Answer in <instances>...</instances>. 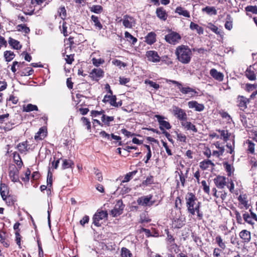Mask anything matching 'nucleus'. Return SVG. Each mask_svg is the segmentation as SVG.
I'll return each mask as SVG.
<instances>
[{
  "mask_svg": "<svg viewBox=\"0 0 257 257\" xmlns=\"http://www.w3.org/2000/svg\"><path fill=\"white\" fill-rule=\"evenodd\" d=\"M185 200L188 212L193 216L196 214L197 220H202L203 213L200 210L201 203L198 201L195 195L192 192H188L185 196Z\"/></svg>",
  "mask_w": 257,
  "mask_h": 257,
  "instance_id": "nucleus-1",
  "label": "nucleus"
},
{
  "mask_svg": "<svg viewBox=\"0 0 257 257\" xmlns=\"http://www.w3.org/2000/svg\"><path fill=\"white\" fill-rule=\"evenodd\" d=\"M175 54L179 61L184 64L190 63L192 55L191 49L188 46L181 45L177 47Z\"/></svg>",
  "mask_w": 257,
  "mask_h": 257,
  "instance_id": "nucleus-2",
  "label": "nucleus"
},
{
  "mask_svg": "<svg viewBox=\"0 0 257 257\" xmlns=\"http://www.w3.org/2000/svg\"><path fill=\"white\" fill-rule=\"evenodd\" d=\"M85 38L82 34L76 33L73 36H70L67 39L68 42L66 43L67 46L65 48L63 54L69 53L72 49L76 48L78 45L85 41Z\"/></svg>",
  "mask_w": 257,
  "mask_h": 257,
  "instance_id": "nucleus-3",
  "label": "nucleus"
},
{
  "mask_svg": "<svg viewBox=\"0 0 257 257\" xmlns=\"http://www.w3.org/2000/svg\"><path fill=\"white\" fill-rule=\"evenodd\" d=\"M169 81L172 83L175 84L178 89H179L181 93L183 94L188 95L190 98L199 95L198 92L195 89L192 87L188 86H184L182 83L176 80H170Z\"/></svg>",
  "mask_w": 257,
  "mask_h": 257,
  "instance_id": "nucleus-4",
  "label": "nucleus"
},
{
  "mask_svg": "<svg viewBox=\"0 0 257 257\" xmlns=\"http://www.w3.org/2000/svg\"><path fill=\"white\" fill-rule=\"evenodd\" d=\"M108 213L106 210H98L93 216V223L97 227L101 226L103 219H107Z\"/></svg>",
  "mask_w": 257,
  "mask_h": 257,
  "instance_id": "nucleus-5",
  "label": "nucleus"
},
{
  "mask_svg": "<svg viewBox=\"0 0 257 257\" xmlns=\"http://www.w3.org/2000/svg\"><path fill=\"white\" fill-rule=\"evenodd\" d=\"M180 35L174 31H171L165 36V39L167 42L172 45H175L181 40Z\"/></svg>",
  "mask_w": 257,
  "mask_h": 257,
  "instance_id": "nucleus-6",
  "label": "nucleus"
},
{
  "mask_svg": "<svg viewBox=\"0 0 257 257\" xmlns=\"http://www.w3.org/2000/svg\"><path fill=\"white\" fill-rule=\"evenodd\" d=\"M173 114L181 122L187 119V115L185 111L178 106H173Z\"/></svg>",
  "mask_w": 257,
  "mask_h": 257,
  "instance_id": "nucleus-7",
  "label": "nucleus"
},
{
  "mask_svg": "<svg viewBox=\"0 0 257 257\" xmlns=\"http://www.w3.org/2000/svg\"><path fill=\"white\" fill-rule=\"evenodd\" d=\"M116 96L112 94H106L104 96L102 102L104 103H109L110 105L114 107H118L122 105L121 100L116 102Z\"/></svg>",
  "mask_w": 257,
  "mask_h": 257,
  "instance_id": "nucleus-8",
  "label": "nucleus"
},
{
  "mask_svg": "<svg viewBox=\"0 0 257 257\" xmlns=\"http://www.w3.org/2000/svg\"><path fill=\"white\" fill-rule=\"evenodd\" d=\"M120 21L122 22L123 26L125 28L132 29L136 25L135 19L128 15H124L123 18Z\"/></svg>",
  "mask_w": 257,
  "mask_h": 257,
  "instance_id": "nucleus-9",
  "label": "nucleus"
},
{
  "mask_svg": "<svg viewBox=\"0 0 257 257\" xmlns=\"http://www.w3.org/2000/svg\"><path fill=\"white\" fill-rule=\"evenodd\" d=\"M124 205L123 204L121 200H119L116 202L114 208L110 211V214L112 217H117L122 213Z\"/></svg>",
  "mask_w": 257,
  "mask_h": 257,
  "instance_id": "nucleus-10",
  "label": "nucleus"
},
{
  "mask_svg": "<svg viewBox=\"0 0 257 257\" xmlns=\"http://www.w3.org/2000/svg\"><path fill=\"white\" fill-rule=\"evenodd\" d=\"M146 56L148 61L153 63H158L161 59L158 52L155 50L147 51L146 53Z\"/></svg>",
  "mask_w": 257,
  "mask_h": 257,
  "instance_id": "nucleus-11",
  "label": "nucleus"
},
{
  "mask_svg": "<svg viewBox=\"0 0 257 257\" xmlns=\"http://www.w3.org/2000/svg\"><path fill=\"white\" fill-rule=\"evenodd\" d=\"M155 118H157L159 124V128L163 132L165 131V129L169 130L171 128L170 123L168 121L164 120L165 118L164 116L156 114Z\"/></svg>",
  "mask_w": 257,
  "mask_h": 257,
  "instance_id": "nucleus-12",
  "label": "nucleus"
},
{
  "mask_svg": "<svg viewBox=\"0 0 257 257\" xmlns=\"http://www.w3.org/2000/svg\"><path fill=\"white\" fill-rule=\"evenodd\" d=\"M104 72L101 68H94L89 73V76L92 80L98 81L104 76Z\"/></svg>",
  "mask_w": 257,
  "mask_h": 257,
  "instance_id": "nucleus-13",
  "label": "nucleus"
},
{
  "mask_svg": "<svg viewBox=\"0 0 257 257\" xmlns=\"http://www.w3.org/2000/svg\"><path fill=\"white\" fill-rule=\"evenodd\" d=\"M249 99L242 95H238L237 98V105L240 110L244 111L247 108V104L249 103Z\"/></svg>",
  "mask_w": 257,
  "mask_h": 257,
  "instance_id": "nucleus-14",
  "label": "nucleus"
},
{
  "mask_svg": "<svg viewBox=\"0 0 257 257\" xmlns=\"http://www.w3.org/2000/svg\"><path fill=\"white\" fill-rule=\"evenodd\" d=\"M239 201L238 207L240 209H247L249 207L247 196L246 194H240L237 197Z\"/></svg>",
  "mask_w": 257,
  "mask_h": 257,
  "instance_id": "nucleus-15",
  "label": "nucleus"
},
{
  "mask_svg": "<svg viewBox=\"0 0 257 257\" xmlns=\"http://www.w3.org/2000/svg\"><path fill=\"white\" fill-rule=\"evenodd\" d=\"M152 198V195H149L148 196H143L138 198L137 199V203L139 205L142 206H151L152 205L154 201H151V200Z\"/></svg>",
  "mask_w": 257,
  "mask_h": 257,
  "instance_id": "nucleus-16",
  "label": "nucleus"
},
{
  "mask_svg": "<svg viewBox=\"0 0 257 257\" xmlns=\"http://www.w3.org/2000/svg\"><path fill=\"white\" fill-rule=\"evenodd\" d=\"M255 64L250 65L247 67L245 73L246 77L249 80H255L256 79V74L255 72L256 69L254 68Z\"/></svg>",
  "mask_w": 257,
  "mask_h": 257,
  "instance_id": "nucleus-17",
  "label": "nucleus"
},
{
  "mask_svg": "<svg viewBox=\"0 0 257 257\" xmlns=\"http://www.w3.org/2000/svg\"><path fill=\"white\" fill-rule=\"evenodd\" d=\"M239 236L244 243H247L251 240L250 232L246 229L242 230L239 232Z\"/></svg>",
  "mask_w": 257,
  "mask_h": 257,
  "instance_id": "nucleus-18",
  "label": "nucleus"
},
{
  "mask_svg": "<svg viewBox=\"0 0 257 257\" xmlns=\"http://www.w3.org/2000/svg\"><path fill=\"white\" fill-rule=\"evenodd\" d=\"M156 14L157 17L161 20L165 21L167 19V12L163 7H160L156 9Z\"/></svg>",
  "mask_w": 257,
  "mask_h": 257,
  "instance_id": "nucleus-19",
  "label": "nucleus"
},
{
  "mask_svg": "<svg viewBox=\"0 0 257 257\" xmlns=\"http://www.w3.org/2000/svg\"><path fill=\"white\" fill-rule=\"evenodd\" d=\"M19 170L16 166H14L12 169L10 170L9 175L13 182H18L19 181Z\"/></svg>",
  "mask_w": 257,
  "mask_h": 257,
  "instance_id": "nucleus-20",
  "label": "nucleus"
},
{
  "mask_svg": "<svg viewBox=\"0 0 257 257\" xmlns=\"http://www.w3.org/2000/svg\"><path fill=\"white\" fill-rule=\"evenodd\" d=\"M113 116H107L105 113L101 117L102 127H109L110 126V122L114 120Z\"/></svg>",
  "mask_w": 257,
  "mask_h": 257,
  "instance_id": "nucleus-21",
  "label": "nucleus"
},
{
  "mask_svg": "<svg viewBox=\"0 0 257 257\" xmlns=\"http://www.w3.org/2000/svg\"><path fill=\"white\" fill-rule=\"evenodd\" d=\"M3 200L8 206L15 207V204L17 202V197L15 195L9 194Z\"/></svg>",
  "mask_w": 257,
  "mask_h": 257,
  "instance_id": "nucleus-22",
  "label": "nucleus"
},
{
  "mask_svg": "<svg viewBox=\"0 0 257 257\" xmlns=\"http://www.w3.org/2000/svg\"><path fill=\"white\" fill-rule=\"evenodd\" d=\"M214 181L218 188H223L226 184V178L224 176H218L214 179Z\"/></svg>",
  "mask_w": 257,
  "mask_h": 257,
  "instance_id": "nucleus-23",
  "label": "nucleus"
},
{
  "mask_svg": "<svg viewBox=\"0 0 257 257\" xmlns=\"http://www.w3.org/2000/svg\"><path fill=\"white\" fill-rule=\"evenodd\" d=\"M188 104L189 108H195V110L197 111H201L204 109V106L203 104L199 103L195 100L188 102Z\"/></svg>",
  "mask_w": 257,
  "mask_h": 257,
  "instance_id": "nucleus-24",
  "label": "nucleus"
},
{
  "mask_svg": "<svg viewBox=\"0 0 257 257\" xmlns=\"http://www.w3.org/2000/svg\"><path fill=\"white\" fill-rule=\"evenodd\" d=\"M210 74L214 79L217 81H222L223 80V74L220 72H218L215 68H212L210 70Z\"/></svg>",
  "mask_w": 257,
  "mask_h": 257,
  "instance_id": "nucleus-25",
  "label": "nucleus"
},
{
  "mask_svg": "<svg viewBox=\"0 0 257 257\" xmlns=\"http://www.w3.org/2000/svg\"><path fill=\"white\" fill-rule=\"evenodd\" d=\"M47 129L44 127H41L36 134L34 139L36 141L42 140L47 136Z\"/></svg>",
  "mask_w": 257,
  "mask_h": 257,
  "instance_id": "nucleus-26",
  "label": "nucleus"
},
{
  "mask_svg": "<svg viewBox=\"0 0 257 257\" xmlns=\"http://www.w3.org/2000/svg\"><path fill=\"white\" fill-rule=\"evenodd\" d=\"M47 186H48V189L47 190V195L50 196L51 194V191L52 190V183H53V174L49 169L47 174Z\"/></svg>",
  "mask_w": 257,
  "mask_h": 257,
  "instance_id": "nucleus-27",
  "label": "nucleus"
},
{
  "mask_svg": "<svg viewBox=\"0 0 257 257\" xmlns=\"http://www.w3.org/2000/svg\"><path fill=\"white\" fill-rule=\"evenodd\" d=\"M28 141H26L19 143L17 146V148L21 154H26L28 151L29 148H28Z\"/></svg>",
  "mask_w": 257,
  "mask_h": 257,
  "instance_id": "nucleus-28",
  "label": "nucleus"
},
{
  "mask_svg": "<svg viewBox=\"0 0 257 257\" xmlns=\"http://www.w3.org/2000/svg\"><path fill=\"white\" fill-rule=\"evenodd\" d=\"M181 125L187 130H191L194 133L197 132V128L195 125L192 124L190 121L187 120H183L181 122Z\"/></svg>",
  "mask_w": 257,
  "mask_h": 257,
  "instance_id": "nucleus-29",
  "label": "nucleus"
},
{
  "mask_svg": "<svg viewBox=\"0 0 257 257\" xmlns=\"http://www.w3.org/2000/svg\"><path fill=\"white\" fill-rule=\"evenodd\" d=\"M175 13L179 14L180 16H183L186 18H190V12L188 10H185L184 8H182L180 6L177 7L176 8Z\"/></svg>",
  "mask_w": 257,
  "mask_h": 257,
  "instance_id": "nucleus-30",
  "label": "nucleus"
},
{
  "mask_svg": "<svg viewBox=\"0 0 257 257\" xmlns=\"http://www.w3.org/2000/svg\"><path fill=\"white\" fill-rule=\"evenodd\" d=\"M156 41V34L151 32L145 37V42L149 45H152Z\"/></svg>",
  "mask_w": 257,
  "mask_h": 257,
  "instance_id": "nucleus-31",
  "label": "nucleus"
},
{
  "mask_svg": "<svg viewBox=\"0 0 257 257\" xmlns=\"http://www.w3.org/2000/svg\"><path fill=\"white\" fill-rule=\"evenodd\" d=\"M185 223V219L183 218H179L174 220L173 221V227L174 228L179 229L182 228Z\"/></svg>",
  "mask_w": 257,
  "mask_h": 257,
  "instance_id": "nucleus-32",
  "label": "nucleus"
},
{
  "mask_svg": "<svg viewBox=\"0 0 257 257\" xmlns=\"http://www.w3.org/2000/svg\"><path fill=\"white\" fill-rule=\"evenodd\" d=\"M210 166L212 167L215 166L214 164L210 160H204L199 163L200 168L203 171L207 170Z\"/></svg>",
  "mask_w": 257,
  "mask_h": 257,
  "instance_id": "nucleus-33",
  "label": "nucleus"
},
{
  "mask_svg": "<svg viewBox=\"0 0 257 257\" xmlns=\"http://www.w3.org/2000/svg\"><path fill=\"white\" fill-rule=\"evenodd\" d=\"M207 28L212 31L216 35L220 36L221 37L223 36L224 33L221 30H219L217 26L211 23L208 24Z\"/></svg>",
  "mask_w": 257,
  "mask_h": 257,
  "instance_id": "nucleus-34",
  "label": "nucleus"
},
{
  "mask_svg": "<svg viewBox=\"0 0 257 257\" xmlns=\"http://www.w3.org/2000/svg\"><path fill=\"white\" fill-rule=\"evenodd\" d=\"M166 242L167 249L170 251H174L176 252V250L179 247V246L175 242V240L168 241Z\"/></svg>",
  "mask_w": 257,
  "mask_h": 257,
  "instance_id": "nucleus-35",
  "label": "nucleus"
},
{
  "mask_svg": "<svg viewBox=\"0 0 257 257\" xmlns=\"http://www.w3.org/2000/svg\"><path fill=\"white\" fill-rule=\"evenodd\" d=\"M215 242L218 246V248L222 250H225L226 248L225 241H223L222 237L220 235H217L215 238Z\"/></svg>",
  "mask_w": 257,
  "mask_h": 257,
  "instance_id": "nucleus-36",
  "label": "nucleus"
},
{
  "mask_svg": "<svg viewBox=\"0 0 257 257\" xmlns=\"http://www.w3.org/2000/svg\"><path fill=\"white\" fill-rule=\"evenodd\" d=\"M14 161L17 165L18 168L20 169L23 165V162L18 153L15 152L13 153Z\"/></svg>",
  "mask_w": 257,
  "mask_h": 257,
  "instance_id": "nucleus-37",
  "label": "nucleus"
},
{
  "mask_svg": "<svg viewBox=\"0 0 257 257\" xmlns=\"http://www.w3.org/2000/svg\"><path fill=\"white\" fill-rule=\"evenodd\" d=\"M91 20L93 23L94 26L96 29L100 30L103 28L102 25L100 23L97 16L92 15L91 17Z\"/></svg>",
  "mask_w": 257,
  "mask_h": 257,
  "instance_id": "nucleus-38",
  "label": "nucleus"
},
{
  "mask_svg": "<svg viewBox=\"0 0 257 257\" xmlns=\"http://www.w3.org/2000/svg\"><path fill=\"white\" fill-rule=\"evenodd\" d=\"M190 29L192 30H196L197 34L199 35H201L203 34L204 29L202 27L199 26L198 24H195L192 22H191L190 24Z\"/></svg>",
  "mask_w": 257,
  "mask_h": 257,
  "instance_id": "nucleus-39",
  "label": "nucleus"
},
{
  "mask_svg": "<svg viewBox=\"0 0 257 257\" xmlns=\"http://www.w3.org/2000/svg\"><path fill=\"white\" fill-rule=\"evenodd\" d=\"M112 144H114L116 146L122 145L121 138L120 136H116L113 134H111L109 141H112Z\"/></svg>",
  "mask_w": 257,
  "mask_h": 257,
  "instance_id": "nucleus-40",
  "label": "nucleus"
},
{
  "mask_svg": "<svg viewBox=\"0 0 257 257\" xmlns=\"http://www.w3.org/2000/svg\"><path fill=\"white\" fill-rule=\"evenodd\" d=\"M216 131L220 134V139H223V140L226 142L230 136V133H228L227 130H221L220 129L216 130Z\"/></svg>",
  "mask_w": 257,
  "mask_h": 257,
  "instance_id": "nucleus-41",
  "label": "nucleus"
},
{
  "mask_svg": "<svg viewBox=\"0 0 257 257\" xmlns=\"http://www.w3.org/2000/svg\"><path fill=\"white\" fill-rule=\"evenodd\" d=\"M74 166V163L73 161L67 159L63 160V163L62 165V169L63 170H65L68 168H73Z\"/></svg>",
  "mask_w": 257,
  "mask_h": 257,
  "instance_id": "nucleus-42",
  "label": "nucleus"
},
{
  "mask_svg": "<svg viewBox=\"0 0 257 257\" xmlns=\"http://www.w3.org/2000/svg\"><path fill=\"white\" fill-rule=\"evenodd\" d=\"M232 23H233V19L232 18L230 15L228 14L226 16V22L224 24V27L226 29L230 31L232 29Z\"/></svg>",
  "mask_w": 257,
  "mask_h": 257,
  "instance_id": "nucleus-43",
  "label": "nucleus"
},
{
  "mask_svg": "<svg viewBox=\"0 0 257 257\" xmlns=\"http://www.w3.org/2000/svg\"><path fill=\"white\" fill-rule=\"evenodd\" d=\"M138 172V170H136L132 172H128L124 177L123 179L121 181V183L129 182Z\"/></svg>",
  "mask_w": 257,
  "mask_h": 257,
  "instance_id": "nucleus-44",
  "label": "nucleus"
},
{
  "mask_svg": "<svg viewBox=\"0 0 257 257\" xmlns=\"http://www.w3.org/2000/svg\"><path fill=\"white\" fill-rule=\"evenodd\" d=\"M9 43V44L13 47V48L15 49L20 50L22 47V45H20V42L13 38H10Z\"/></svg>",
  "mask_w": 257,
  "mask_h": 257,
  "instance_id": "nucleus-45",
  "label": "nucleus"
},
{
  "mask_svg": "<svg viewBox=\"0 0 257 257\" xmlns=\"http://www.w3.org/2000/svg\"><path fill=\"white\" fill-rule=\"evenodd\" d=\"M4 56L7 62L11 61L15 57L14 53L11 51H6L4 52Z\"/></svg>",
  "mask_w": 257,
  "mask_h": 257,
  "instance_id": "nucleus-46",
  "label": "nucleus"
},
{
  "mask_svg": "<svg viewBox=\"0 0 257 257\" xmlns=\"http://www.w3.org/2000/svg\"><path fill=\"white\" fill-rule=\"evenodd\" d=\"M223 165L227 173V176H231L234 171L233 167L227 162H224Z\"/></svg>",
  "mask_w": 257,
  "mask_h": 257,
  "instance_id": "nucleus-47",
  "label": "nucleus"
},
{
  "mask_svg": "<svg viewBox=\"0 0 257 257\" xmlns=\"http://www.w3.org/2000/svg\"><path fill=\"white\" fill-rule=\"evenodd\" d=\"M250 215L248 212H245L242 215V218L245 222L248 223V224L251 225L252 227L254 224V222L252 221L251 218L250 217Z\"/></svg>",
  "mask_w": 257,
  "mask_h": 257,
  "instance_id": "nucleus-48",
  "label": "nucleus"
},
{
  "mask_svg": "<svg viewBox=\"0 0 257 257\" xmlns=\"http://www.w3.org/2000/svg\"><path fill=\"white\" fill-rule=\"evenodd\" d=\"M34 110H38V108L37 105L32 104L31 103L28 104L26 106H24L23 111L25 112H30Z\"/></svg>",
  "mask_w": 257,
  "mask_h": 257,
  "instance_id": "nucleus-49",
  "label": "nucleus"
},
{
  "mask_svg": "<svg viewBox=\"0 0 257 257\" xmlns=\"http://www.w3.org/2000/svg\"><path fill=\"white\" fill-rule=\"evenodd\" d=\"M59 16L64 21L67 17V12L65 6H61L58 10Z\"/></svg>",
  "mask_w": 257,
  "mask_h": 257,
  "instance_id": "nucleus-50",
  "label": "nucleus"
},
{
  "mask_svg": "<svg viewBox=\"0 0 257 257\" xmlns=\"http://www.w3.org/2000/svg\"><path fill=\"white\" fill-rule=\"evenodd\" d=\"M124 37L127 39V41L135 45L137 42V39L132 35L129 32L126 31L124 33Z\"/></svg>",
  "mask_w": 257,
  "mask_h": 257,
  "instance_id": "nucleus-51",
  "label": "nucleus"
},
{
  "mask_svg": "<svg viewBox=\"0 0 257 257\" xmlns=\"http://www.w3.org/2000/svg\"><path fill=\"white\" fill-rule=\"evenodd\" d=\"M202 12H206L207 14H212L216 15L217 14V11L214 7L206 6L202 10Z\"/></svg>",
  "mask_w": 257,
  "mask_h": 257,
  "instance_id": "nucleus-52",
  "label": "nucleus"
},
{
  "mask_svg": "<svg viewBox=\"0 0 257 257\" xmlns=\"http://www.w3.org/2000/svg\"><path fill=\"white\" fill-rule=\"evenodd\" d=\"M0 193L3 199L7 196L9 194V189L8 187L4 184V186L1 185Z\"/></svg>",
  "mask_w": 257,
  "mask_h": 257,
  "instance_id": "nucleus-53",
  "label": "nucleus"
},
{
  "mask_svg": "<svg viewBox=\"0 0 257 257\" xmlns=\"http://www.w3.org/2000/svg\"><path fill=\"white\" fill-rule=\"evenodd\" d=\"M68 24L66 22L63 21L62 25H60L59 28L61 33L64 36H67L68 35V32L67 31Z\"/></svg>",
  "mask_w": 257,
  "mask_h": 257,
  "instance_id": "nucleus-54",
  "label": "nucleus"
},
{
  "mask_svg": "<svg viewBox=\"0 0 257 257\" xmlns=\"http://www.w3.org/2000/svg\"><path fill=\"white\" fill-rule=\"evenodd\" d=\"M18 31H23L25 34H29L30 32V29L25 24H20L17 26Z\"/></svg>",
  "mask_w": 257,
  "mask_h": 257,
  "instance_id": "nucleus-55",
  "label": "nucleus"
},
{
  "mask_svg": "<svg viewBox=\"0 0 257 257\" xmlns=\"http://www.w3.org/2000/svg\"><path fill=\"white\" fill-rule=\"evenodd\" d=\"M245 10L246 12L247 15H248V13H251L253 14H257L256 6H247L245 8Z\"/></svg>",
  "mask_w": 257,
  "mask_h": 257,
  "instance_id": "nucleus-56",
  "label": "nucleus"
},
{
  "mask_svg": "<svg viewBox=\"0 0 257 257\" xmlns=\"http://www.w3.org/2000/svg\"><path fill=\"white\" fill-rule=\"evenodd\" d=\"M34 73V70L31 67H27L25 69H24L21 72V76H30L32 74H33Z\"/></svg>",
  "mask_w": 257,
  "mask_h": 257,
  "instance_id": "nucleus-57",
  "label": "nucleus"
},
{
  "mask_svg": "<svg viewBox=\"0 0 257 257\" xmlns=\"http://www.w3.org/2000/svg\"><path fill=\"white\" fill-rule=\"evenodd\" d=\"M121 257H133V254L128 249L123 247L121 249Z\"/></svg>",
  "mask_w": 257,
  "mask_h": 257,
  "instance_id": "nucleus-58",
  "label": "nucleus"
},
{
  "mask_svg": "<svg viewBox=\"0 0 257 257\" xmlns=\"http://www.w3.org/2000/svg\"><path fill=\"white\" fill-rule=\"evenodd\" d=\"M91 12L96 14H100L103 11V8L100 5H93L90 8Z\"/></svg>",
  "mask_w": 257,
  "mask_h": 257,
  "instance_id": "nucleus-59",
  "label": "nucleus"
},
{
  "mask_svg": "<svg viewBox=\"0 0 257 257\" xmlns=\"http://www.w3.org/2000/svg\"><path fill=\"white\" fill-rule=\"evenodd\" d=\"M246 143L248 144L247 151L251 154H254L255 144L250 140H247Z\"/></svg>",
  "mask_w": 257,
  "mask_h": 257,
  "instance_id": "nucleus-60",
  "label": "nucleus"
},
{
  "mask_svg": "<svg viewBox=\"0 0 257 257\" xmlns=\"http://www.w3.org/2000/svg\"><path fill=\"white\" fill-rule=\"evenodd\" d=\"M201 185L203 187V191L207 194L208 195H210V187L209 183L208 184L207 183L206 181L205 180H203L201 182Z\"/></svg>",
  "mask_w": 257,
  "mask_h": 257,
  "instance_id": "nucleus-61",
  "label": "nucleus"
},
{
  "mask_svg": "<svg viewBox=\"0 0 257 257\" xmlns=\"http://www.w3.org/2000/svg\"><path fill=\"white\" fill-rule=\"evenodd\" d=\"M223 250L219 249V248L215 247L213 250V257H224L225 255H222V253Z\"/></svg>",
  "mask_w": 257,
  "mask_h": 257,
  "instance_id": "nucleus-62",
  "label": "nucleus"
},
{
  "mask_svg": "<svg viewBox=\"0 0 257 257\" xmlns=\"http://www.w3.org/2000/svg\"><path fill=\"white\" fill-rule=\"evenodd\" d=\"M91 61L92 64L96 67H99L100 65L103 64L105 62L103 59H96V58H93Z\"/></svg>",
  "mask_w": 257,
  "mask_h": 257,
  "instance_id": "nucleus-63",
  "label": "nucleus"
},
{
  "mask_svg": "<svg viewBox=\"0 0 257 257\" xmlns=\"http://www.w3.org/2000/svg\"><path fill=\"white\" fill-rule=\"evenodd\" d=\"M64 57H65V59L66 62L68 64H71L72 62L74 61V54H67V53L64 55L63 54Z\"/></svg>",
  "mask_w": 257,
  "mask_h": 257,
  "instance_id": "nucleus-64",
  "label": "nucleus"
}]
</instances>
